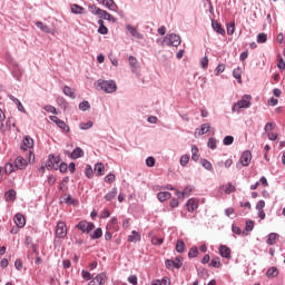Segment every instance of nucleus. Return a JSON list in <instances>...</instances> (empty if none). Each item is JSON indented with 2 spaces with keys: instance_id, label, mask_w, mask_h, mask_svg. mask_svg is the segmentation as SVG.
I'll return each instance as SVG.
<instances>
[{
  "instance_id": "obj_41",
  "label": "nucleus",
  "mask_w": 285,
  "mask_h": 285,
  "mask_svg": "<svg viewBox=\"0 0 285 285\" xmlns=\"http://www.w3.org/2000/svg\"><path fill=\"white\" fill-rule=\"evenodd\" d=\"M88 9L91 12V14H96L97 17H99V12L101 11V9H99L97 6L89 4Z\"/></svg>"
},
{
  "instance_id": "obj_44",
  "label": "nucleus",
  "mask_w": 285,
  "mask_h": 285,
  "mask_svg": "<svg viewBox=\"0 0 285 285\" xmlns=\"http://www.w3.org/2000/svg\"><path fill=\"white\" fill-rule=\"evenodd\" d=\"M85 175H86V177H88V179H92L94 171H92V167L90 165L86 166Z\"/></svg>"
},
{
  "instance_id": "obj_5",
  "label": "nucleus",
  "mask_w": 285,
  "mask_h": 285,
  "mask_svg": "<svg viewBox=\"0 0 285 285\" xmlns=\"http://www.w3.org/2000/svg\"><path fill=\"white\" fill-rule=\"evenodd\" d=\"M76 228L81 230V233H92V230H95V223L81 220L76 225Z\"/></svg>"
},
{
  "instance_id": "obj_34",
  "label": "nucleus",
  "mask_w": 285,
  "mask_h": 285,
  "mask_svg": "<svg viewBox=\"0 0 285 285\" xmlns=\"http://www.w3.org/2000/svg\"><path fill=\"white\" fill-rule=\"evenodd\" d=\"M176 250L177 253H184V250H186V243L181 239L177 240Z\"/></svg>"
},
{
  "instance_id": "obj_33",
  "label": "nucleus",
  "mask_w": 285,
  "mask_h": 285,
  "mask_svg": "<svg viewBox=\"0 0 285 285\" xmlns=\"http://www.w3.org/2000/svg\"><path fill=\"white\" fill-rule=\"evenodd\" d=\"M63 94L67 96V97H70V99H76L77 96L75 95V91H72V88L66 86L63 88Z\"/></svg>"
},
{
  "instance_id": "obj_17",
  "label": "nucleus",
  "mask_w": 285,
  "mask_h": 285,
  "mask_svg": "<svg viewBox=\"0 0 285 285\" xmlns=\"http://www.w3.org/2000/svg\"><path fill=\"white\" fill-rule=\"evenodd\" d=\"M37 28H39V30H41L42 32H46L47 35H55V32H52V29H50V27L48 24H45L41 21L36 22Z\"/></svg>"
},
{
  "instance_id": "obj_24",
  "label": "nucleus",
  "mask_w": 285,
  "mask_h": 285,
  "mask_svg": "<svg viewBox=\"0 0 285 285\" xmlns=\"http://www.w3.org/2000/svg\"><path fill=\"white\" fill-rule=\"evenodd\" d=\"M278 275H279V269H277V267H271L266 272V276L269 278L277 277Z\"/></svg>"
},
{
  "instance_id": "obj_18",
  "label": "nucleus",
  "mask_w": 285,
  "mask_h": 285,
  "mask_svg": "<svg viewBox=\"0 0 285 285\" xmlns=\"http://www.w3.org/2000/svg\"><path fill=\"white\" fill-rule=\"evenodd\" d=\"M220 190L225 191V195H230L232 193H235V190H237V188L232 183H228L226 185H223L220 187Z\"/></svg>"
},
{
  "instance_id": "obj_7",
  "label": "nucleus",
  "mask_w": 285,
  "mask_h": 285,
  "mask_svg": "<svg viewBox=\"0 0 285 285\" xmlns=\"http://www.w3.org/2000/svg\"><path fill=\"white\" fill-rule=\"evenodd\" d=\"M165 41H168V46L177 48L181 43V38L175 33H170L165 37Z\"/></svg>"
},
{
  "instance_id": "obj_8",
  "label": "nucleus",
  "mask_w": 285,
  "mask_h": 285,
  "mask_svg": "<svg viewBox=\"0 0 285 285\" xmlns=\"http://www.w3.org/2000/svg\"><path fill=\"white\" fill-rule=\"evenodd\" d=\"M49 119L51 121H53V124L57 125L58 128H60L65 132H70V127L68 125H66V122L63 120L59 119V117L50 116Z\"/></svg>"
},
{
  "instance_id": "obj_39",
  "label": "nucleus",
  "mask_w": 285,
  "mask_h": 285,
  "mask_svg": "<svg viewBox=\"0 0 285 285\" xmlns=\"http://www.w3.org/2000/svg\"><path fill=\"white\" fill-rule=\"evenodd\" d=\"M24 244H26V246H28V248H32L33 253L37 252V246H35V244H32V238L30 236L26 237Z\"/></svg>"
},
{
  "instance_id": "obj_15",
  "label": "nucleus",
  "mask_w": 285,
  "mask_h": 285,
  "mask_svg": "<svg viewBox=\"0 0 285 285\" xmlns=\"http://www.w3.org/2000/svg\"><path fill=\"white\" fill-rule=\"evenodd\" d=\"M102 6L108 8V10H111V12H117V10H119V7L117 3H115V0H104Z\"/></svg>"
},
{
  "instance_id": "obj_29",
  "label": "nucleus",
  "mask_w": 285,
  "mask_h": 285,
  "mask_svg": "<svg viewBox=\"0 0 285 285\" xmlns=\"http://www.w3.org/2000/svg\"><path fill=\"white\" fill-rule=\"evenodd\" d=\"M129 66L132 68V71L137 70L139 68V61L135 58V56L129 57Z\"/></svg>"
},
{
  "instance_id": "obj_3",
  "label": "nucleus",
  "mask_w": 285,
  "mask_h": 285,
  "mask_svg": "<svg viewBox=\"0 0 285 285\" xmlns=\"http://www.w3.org/2000/svg\"><path fill=\"white\" fill-rule=\"evenodd\" d=\"M252 100H253V97L250 95L243 96V98L238 100L237 104L234 105L232 111L239 112L240 108H250Z\"/></svg>"
},
{
  "instance_id": "obj_13",
  "label": "nucleus",
  "mask_w": 285,
  "mask_h": 285,
  "mask_svg": "<svg viewBox=\"0 0 285 285\" xmlns=\"http://www.w3.org/2000/svg\"><path fill=\"white\" fill-rule=\"evenodd\" d=\"M197 208H199V200H197L195 198H190L187 202V210H188V213H195V210H197Z\"/></svg>"
},
{
  "instance_id": "obj_32",
  "label": "nucleus",
  "mask_w": 285,
  "mask_h": 285,
  "mask_svg": "<svg viewBox=\"0 0 285 285\" xmlns=\"http://www.w3.org/2000/svg\"><path fill=\"white\" fill-rule=\"evenodd\" d=\"M98 24H99V28H98V32L99 35H106L108 32V27H106V24H104V20H98Z\"/></svg>"
},
{
  "instance_id": "obj_31",
  "label": "nucleus",
  "mask_w": 285,
  "mask_h": 285,
  "mask_svg": "<svg viewBox=\"0 0 285 285\" xmlns=\"http://www.w3.org/2000/svg\"><path fill=\"white\" fill-rule=\"evenodd\" d=\"M157 197L160 202H166V200L170 199V193L169 191H159Z\"/></svg>"
},
{
  "instance_id": "obj_53",
  "label": "nucleus",
  "mask_w": 285,
  "mask_h": 285,
  "mask_svg": "<svg viewBox=\"0 0 285 285\" xmlns=\"http://www.w3.org/2000/svg\"><path fill=\"white\" fill-rule=\"evenodd\" d=\"M88 108H90V102H88V101H82V102L79 104V109H80V110L86 111V110H88Z\"/></svg>"
},
{
  "instance_id": "obj_25",
  "label": "nucleus",
  "mask_w": 285,
  "mask_h": 285,
  "mask_svg": "<svg viewBox=\"0 0 285 285\" xmlns=\"http://www.w3.org/2000/svg\"><path fill=\"white\" fill-rule=\"evenodd\" d=\"M3 170H4L6 175H12V173H14V170H17V167H16V165H12L11 163H7L4 165Z\"/></svg>"
},
{
  "instance_id": "obj_56",
  "label": "nucleus",
  "mask_w": 285,
  "mask_h": 285,
  "mask_svg": "<svg viewBox=\"0 0 285 285\" xmlns=\"http://www.w3.org/2000/svg\"><path fill=\"white\" fill-rule=\"evenodd\" d=\"M235 33V22H232L227 26V35H234Z\"/></svg>"
},
{
  "instance_id": "obj_27",
  "label": "nucleus",
  "mask_w": 285,
  "mask_h": 285,
  "mask_svg": "<svg viewBox=\"0 0 285 285\" xmlns=\"http://www.w3.org/2000/svg\"><path fill=\"white\" fill-rule=\"evenodd\" d=\"M210 130V125L209 124H203L199 129H196V132H198L199 136L206 135Z\"/></svg>"
},
{
  "instance_id": "obj_47",
  "label": "nucleus",
  "mask_w": 285,
  "mask_h": 285,
  "mask_svg": "<svg viewBox=\"0 0 285 285\" xmlns=\"http://www.w3.org/2000/svg\"><path fill=\"white\" fill-rule=\"evenodd\" d=\"M127 30L130 32V35H131L132 37H136V39H139V32L137 31V29H135V27L128 26V27H127Z\"/></svg>"
},
{
  "instance_id": "obj_55",
  "label": "nucleus",
  "mask_w": 285,
  "mask_h": 285,
  "mask_svg": "<svg viewBox=\"0 0 285 285\" xmlns=\"http://www.w3.org/2000/svg\"><path fill=\"white\" fill-rule=\"evenodd\" d=\"M277 68H279L281 70L285 69V62H284V58H282V56H278Z\"/></svg>"
},
{
  "instance_id": "obj_6",
  "label": "nucleus",
  "mask_w": 285,
  "mask_h": 285,
  "mask_svg": "<svg viewBox=\"0 0 285 285\" xmlns=\"http://www.w3.org/2000/svg\"><path fill=\"white\" fill-rule=\"evenodd\" d=\"M56 235L57 237H59L60 239H63V237H66V235H68V227L66 226L65 222H59L56 226Z\"/></svg>"
},
{
  "instance_id": "obj_9",
  "label": "nucleus",
  "mask_w": 285,
  "mask_h": 285,
  "mask_svg": "<svg viewBox=\"0 0 285 285\" xmlns=\"http://www.w3.org/2000/svg\"><path fill=\"white\" fill-rule=\"evenodd\" d=\"M105 282H108V276L106 275V273H100L96 277H94L88 285H102Z\"/></svg>"
},
{
  "instance_id": "obj_26",
  "label": "nucleus",
  "mask_w": 285,
  "mask_h": 285,
  "mask_svg": "<svg viewBox=\"0 0 285 285\" xmlns=\"http://www.w3.org/2000/svg\"><path fill=\"white\" fill-rule=\"evenodd\" d=\"M199 148L196 145L191 146V159L193 161H199Z\"/></svg>"
},
{
  "instance_id": "obj_59",
  "label": "nucleus",
  "mask_w": 285,
  "mask_h": 285,
  "mask_svg": "<svg viewBox=\"0 0 285 285\" xmlns=\"http://www.w3.org/2000/svg\"><path fill=\"white\" fill-rule=\"evenodd\" d=\"M45 110H46L47 112H51L52 115H57V108H55V107H52V106H50V105H47V106L45 107Z\"/></svg>"
},
{
  "instance_id": "obj_38",
  "label": "nucleus",
  "mask_w": 285,
  "mask_h": 285,
  "mask_svg": "<svg viewBox=\"0 0 285 285\" xmlns=\"http://www.w3.org/2000/svg\"><path fill=\"white\" fill-rule=\"evenodd\" d=\"M209 266H213V268H222V261L219 259V257H214Z\"/></svg>"
},
{
  "instance_id": "obj_11",
  "label": "nucleus",
  "mask_w": 285,
  "mask_h": 285,
  "mask_svg": "<svg viewBox=\"0 0 285 285\" xmlns=\"http://www.w3.org/2000/svg\"><path fill=\"white\" fill-rule=\"evenodd\" d=\"M28 148H35V139H32L30 136H24L22 140V150H28Z\"/></svg>"
},
{
  "instance_id": "obj_21",
  "label": "nucleus",
  "mask_w": 285,
  "mask_h": 285,
  "mask_svg": "<svg viewBox=\"0 0 285 285\" xmlns=\"http://www.w3.org/2000/svg\"><path fill=\"white\" fill-rule=\"evenodd\" d=\"M127 242H141V235L137 230H132L131 235L128 236Z\"/></svg>"
},
{
  "instance_id": "obj_36",
  "label": "nucleus",
  "mask_w": 285,
  "mask_h": 285,
  "mask_svg": "<svg viewBox=\"0 0 285 285\" xmlns=\"http://www.w3.org/2000/svg\"><path fill=\"white\" fill-rule=\"evenodd\" d=\"M106 170V167L104 166V164L98 163L95 166V173H97V175L101 176L104 175V171Z\"/></svg>"
},
{
  "instance_id": "obj_57",
  "label": "nucleus",
  "mask_w": 285,
  "mask_h": 285,
  "mask_svg": "<svg viewBox=\"0 0 285 285\" xmlns=\"http://www.w3.org/2000/svg\"><path fill=\"white\" fill-rule=\"evenodd\" d=\"M116 177H115V174H109L105 177V181L107 184H112V181H115Z\"/></svg>"
},
{
  "instance_id": "obj_14",
  "label": "nucleus",
  "mask_w": 285,
  "mask_h": 285,
  "mask_svg": "<svg viewBox=\"0 0 285 285\" xmlns=\"http://www.w3.org/2000/svg\"><path fill=\"white\" fill-rule=\"evenodd\" d=\"M13 222L18 226V228H23V226H26V216H23L22 214H16Z\"/></svg>"
},
{
  "instance_id": "obj_28",
  "label": "nucleus",
  "mask_w": 285,
  "mask_h": 285,
  "mask_svg": "<svg viewBox=\"0 0 285 285\" xmlns=\"http://www.w3.org/2000/svg\"><path fill=\"white\" fill-rule=\"evenodd\" d=\"M70 9L73 14H83V10H85L83 7L79 4H71Z\"/></svg>"
},
{
  "instance_id": "obj_48",
  "label": "nucleus",
  "mask_w": 285,
  "mask_h": 285,
  "mask_svg": "<svg viewBox=\"0 0 285 285\" xmlns=\"http://www.w3.org/2000/svg\"><path fill=\"white\" fill-rule=\"evenodd\" d=\"M202 166L203 168H206V170H213V164H210V161L203 159L202 160Z\"/></svg>"
},
{
  "instance_id": "obj_61",
  "label": "nucleus",
  "mask_w": 285,
  "mask_h": 285,
  "mask_svg": "<svg viewBox=\"0 0 285 285\" xmlns=\"http://www.w3.org/2000/svg\"><path fill=\"white\" fill-rule=\"evenodd\" d=\"M266 207V203L264 200H259L256 205V210H264Z\"/></svg>"
},
{
  "instance_id": "obj_49",
  "label": "nucleus",
  "mask_w": 285,
  "mask_h": 285,
  "mask_svg": "<svg viewBox=\"0 0 285 285\" xmlns=\"http://www.w3.org/2000/svg\"><path fill=\"white\" fill-rule=\"evenodd\" d=\"M90 128H92V121H87V122H81L80 124V129L81 130H88Z\"/></svg>"
},
{
  "instance_id": "obj_16",
  "label": "nucleus",
  "mask_w": 285,
  "mask_h": 285,
  "mask_svg": "<svg viewBox=\"0 0 285 285\" xmlns=\"http://www.w3.org/2000/svg\"><path fill=\"white\" fill-rule=\"evenodd\" d=\"M219 255L225 257V259H230V253L232 250L226 245H220L218 248Z\"/></svg>"
},
{
  "instance_id": "obj_40",
  "label": "nucleus",
  "mask_w": 285,
  "mask_h": 285,
  "mask_svg": "<svg viewBox=\"0 0 285 285\" xmlns=\"http://www.w3.org/2000/svg\"><path fill=\"white\" fill-rule=\"evenodd\" d=\"M266 41H268V36H266V33L257 35V43H266Z\"/></svg>"
},
{
  "instance_id": "obj_51",
  "label": "nucleus",
  "mask_w": 285,
  "mask_h": 285,
  "mask_svg": "<svg viewBox=\"0 0 285 285\" xmlns=\"http://www.w3.org/2000/svg\"><path fill=\"white\" fill-rule=\"evenodd\" d=\"M190 161V157L188 155H183L180 157V166H186Z\"/></svg>"
},
{
  "instance_id": "obj_45",
  "label": "nucleus",
  "mask_w": 285,
  "mask_h": 285,
  "mask_svg": "<svg viewBox=\"0 0 285 285\" xmlns=\"http://www.w3.org/2000/svg\"><path fill=\"white\" fill-rule=\"evenodd\" d=\"M197 255H199V249H197V247H191L188 252V257L193 258L197 257Z\"/></svg>"
},
{
  "instance_id": "obj_54",
  "label": "nucleus",
  "mask_w": 285,
  "mask_h": 285,
  "mask_svg": "<svg viewBox=\"0 0 285 285\" xmlns=\"http://www.w3.org/2000/svg\"><path fill=\"white\" fill-rule=\"evenodd\" d=\"M272 130H275V124L274 122H267L265 125V132H271Z\"/></svg>"
},
{
  "instance_id": "obj_4",
  "label": "nucleus",
  "mask_w": 285,
  "mask_h": 285,
  "mask_svg": "<svg viewBox=\"0 0 285 285\" xmlns=\"http://www.w3.org/2000/svg\"><path fill=\"white\" fill-rule=\"evenodd\" d=\"M183 265H184V257H181V256L176 257L174 261L173 259H167L165 262V266L168 269H170V268H181Z\"/></svg>"
},
{
  "instance_id": "obj_1",
  "label": "nucleus",
  "mask_w": 285,
  "mask_h": 285,
  "mask_svg": "<svg viewBox=\"0 0 285 285\" xmlns=\"http://www.w3.org/2000/svg\"><path fill=\"white\" fill-rule=\"evenodd\" d=\"M97 88L100 90H104V92L111 94L117 92V82L114 80H98L97 81Z\"/></svg>"
},
{
  "instance_id": "obj_46",
  "label": "nucleus",
  "mask_w": 285,
  "mask_h": 285,
  "mask_svg": "<svg viewBox=\"0 0 285 285\" xmlns=\"http://www.w3.org/2000/svg\"><path fill=\"white\" fill-rule=\"evenodd\" d=\"M207 146L212 150H215L217 148V140L215 138H209Z\"/></svg>"
},
{
  "instance_id": "obj_37",
  "label": "nucleus",
  "mask_w": 285,
  "mask_h": 285,
  "mask_svg": "<svg viewBox=\"0 0 285 285\" xmlns=\"http://www.w3.org/2000/svg\"><path fill=\"white\" fill-rule=\"evenodd\" d=\"M104 232L101 230V228H97L95 229V232L90 235L91 239H100V237H102Z\"/></svg>"
},
{
  "instance_id": "obj_43",
  "label": "nucleus",
  "mask_w": 285,
  "mask_h": 285,
  "mask_svg": "<svg viewBox=\"0 0 285 285\" xmlns=\"http://www.w3.org/2000/svg\"><path fill=\"white\" fill-rule=\"evenodd\" d=\"M233 141H235V138L233 136H226L223 139L224 146H232Z\"/></svg>"
},
{
  "instance_id": "obj_19",
  "label": "nucleus",
  "mask_w": 285,
  "mask_h": 285,
  "mask_svg": "<svg viewBox=\"0 0 285 285\" xmlns=\"http://www.w3.org/2000/svg\"><path fill=\"white\" fill-rule=\"evenodd\" d=\"M279 239V234L277 233H271L268 236H267V244L269 246H275V244H277V240Z\"/></svg>"
},
{
  "instance_id": "obj_35",
  "label": "nucleus",
  "mask_w": 285,
  "mask_h": 285,
  "mask_svg": "<svg viewBox=\"0 0 285 285\" xmlns=\"http://www.w3.org/2000/svg\"><path fill=\"white\" fill-rule=\"evenodd\" d=\"M233 77L237 79L238 83H242V68L234 69Z\"/></svg>"
},
{
  "instance_id": "obj_23",
  "label": "nucleus",
  "mask_w": 285,
  "mask_h": 285,
  "mask_svg": "<svg viewBox=\"0 0 285 285\" xmlns=\"http://www.w3.org/2000/svg\"><path fill=\"white\" fill-rule=\"evenodd\" d=\"M7 202H14L17 199V191L14 189H10L4 195Z\"/></svg>"
},
{
  "instance_id": "obj_22",
  "label": "nucleus",
  "mask_w": 285,
  "mask_h": 285,
  "mask_svg": "<svg viewBox=\"0 0 285 285\" xmlns=\"http://www.w3.org/2000/svg\"><path fill=\"white\" fill-rule=\"evenodd\" d=\"M70 157L71 159H79L80 157H83V149H81V147L75 148Z\"/></svg>"
},
{
  "instance_id": "obj_2",
  "label": "nucleus",
  "mask_w": 285,
  "mask_h": 285,
  "mask_svg": "<svg viewBox=\"0 0 285 285\" xmlns=\"http://www.w3.org/2000/svg\"><path fill=\"white\" fill-rule=\"evenodd\" d=\"M59 164H61V157L50 154L48 160L40 170L45 171L46 168H48V170H59Z\"/></svg>"
},
{
  "instance_id": "obj_50",
  "label": "nucleus",
  "mask_w": 285,
  "mask_h": 285,
  "mask_svg": "<svg viewBox=\"0 0 285 285\" xmlns=\"http://www.w3.org/2000/svg\"><path fill=\"white\" fill-rule=\"evenodd\" d=\"M224 70H226V65H218L215 69L216 76L219 77Z\"/></svg>"
},
{
  "instance_id": "obj_52",
  "label": "nucleus",
  "mask_w": 285,
  "mask_h": 285,
  "mask_svg": "<svg viewBox=\"0 0 285 285\" xmlns=\"http://www.w3.org/2000/svg\"><path fill=\"white\" fill-rule=\"evenodd\" d=\"M208 56H205L204 58H202L200 60V66L204 70H206V68H208Z\"/></svg>"
},
{
  "instance_id": "obj_62",
  "label": "nucleus",
  "mask_w": 285,
  "mask_h": 285,
  "mask_svg": "<svg viewBox=\"0 0 285 285\" xmlns=\"http://www.w3.org/2000/svg\"><path fill=\"white\" fill-rule=\"evenodd\" d=\"M108 11H106V10H104V9H100V11H99V13H98V17L100 18V19H105L106 20V18L108 17Z\"/></svg>"
},
{
  "instance_id": "obj_58",
  "label": "nucleus",
  "mask_w": 285,
  "mask_h": 285,
  "mask_svg": "<svg viewBox=\"0 0 285 285\" xmlns=\"http://www.w3.org/2000/svg\"><path fill=\"white\" fill-rule=\"evenodd\" d=\"M58 168L60 173H67L68 171V165L66 163L58 164Z\"/></svg>"
},
{
  "instance_id": "obj_64",
  "label": "nucleus",
  "mask_w": 285,
  "mask_h": 285,
  "mask_svg": "<svg viewBox=\"0 0 285 285\" xmlns=\"http://www.w3.org/2000/svg\"><path fill=\"white\" fill-rule=\"evenodd\" d=\"M160 285H170V278L164 277V278L160 281Z\"/></svg>"
},
{
  "instance_id": "obj_60",
  "label": "nucleus",
  "mask_w": 285,
  "mask_h": 285,
  "mask_svg": "<svg viewBox=\"0 0 285 285\" xmlns=\"http://www.w3.org/2000/svg\"><path fill=\"white\" fill-rule=\"evenodd\" d=\"M146 165L149 167V168H153V166H155V158L154 157H148L146 159Z\"/></svg>"
},
{
  "instance_id": "obj_10",
  "label": "nucleus",
  "mask_w": 285,
  "mask_h": 285,
  "mask_svg": "<svg viewBox=\"0 0 285 285\" xmlns=\"http://www.w3.org/2000/svg\"><path fill=\"white\" fill-rule=\"evenodd\" d=\"M253 159V154L249 150H245L240 156L242 166H248Z\"/></svg>"
},
{
  "instance_id": "obj_12",
  "label": "nucleus",
  "mask_w": 285,
  "mask_h": 285,
  "mask_svg": "<svg viewBox=\"0 0 285 285\" xmlns=\"http://www.w3.org/2000/svg\"><path fill=\"white\" fill-rule=\"evenodd\" d=\"M16 170H23L28 166L26 158L18 156L14 160Z\"/></svg>"
},
{
  "instance_id": "obj_20",
  "label": "nucleus",
  "mask_w": 285,
  "mask_h": 285,
  "mask_svg": "<svg viewBox=\"0 0 285 285\" xmlns=\"http://www.w3.org/2000/svg\"><path fill=\"white\" fill-rule=\"evenodd\" d=\"M212 28H214L217 35H223V36L226 35V30L222 28V23L217 22L216 20L212 21Z\"/></svg>"
},
{
  "instance_id": "obj_30",
  "label": "nucleus",
  "mask_w": 285,
  "mask_h": 285,
  "mask_svg": "<svg viewBox=\"0 0 285 285\" xmlns=\"http://www.w3.org/2000/svg\"><path fill=\"white\" fill-rule=\"evenodd\" d=\"M115 197H117V187H114L111 189V191H109L106 196L105 199L106 202H112V199H115Z\"/></svg>"
},
{
  "instance_id": "obj_42",
  "label": "nucleus",
  "mask_w": 285,
  "mask_h": 285,
  "mask_svg": "<svg viewBox=\"0 0 285 285\" xmlns=\"http://www.w3.org/2000/svg\"><path fill=\"white\" fill-rule=\"evenodd\" d=\"M151 244H153L154 246H161V244H164V238H159V237H157V236H154V237L151 238Z\"/></svg>"
},
{
  "instance_id": "obj_63",
  "label": "nucleus",
  "mask_w": 285,
  "mask_h": 285,
  "mask_svg": "<svg viewBox=\"0 0 285 285\" xmlns=\"http://www.w3.org/2000/svg\"><path fill=\"white\" fill-rule=\"evenodd\" d=\"M129 284L137 285V276L131 275L128 277Z\"/></svg>"
}]
</instances>
